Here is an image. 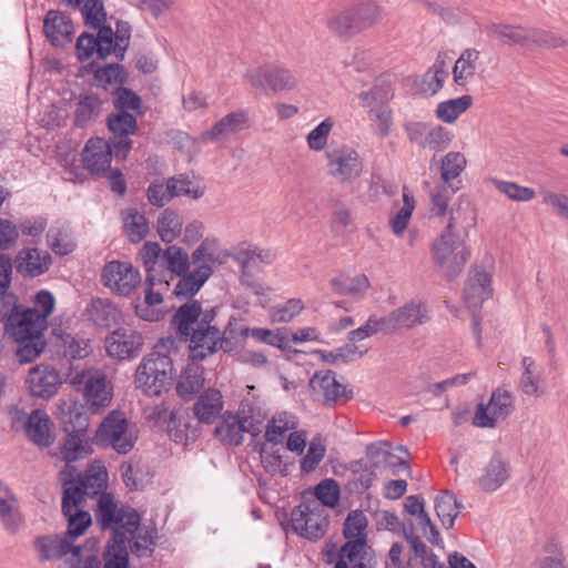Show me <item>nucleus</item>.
Wrapping results in <instances>:
<instances>
[{"label":"nucleus","instance_id":"nucleus-1","mask_svg":"<svg viewBox=\"0 0 568 568\" xmlns=\"http://www.w3.org/2000/svg\"><path fill=\"white\" fill-rule=\"evenodd\" d=\"M132 27L130 22L116 20L115 31L106 24L94 36L82 32L75 42V55L80 62L88 61L95 53L99 60H105L112 53L118 61H123L130 45Z\"/></svg>","mask_w":568,"mask_h":568},{"label":"nucleus","instance_id":"nucleus-2","mask_svg":"<svg viewBox=\"0 0 568 568\" xmlns=\"http://www.w3.org/2000/svg\"><path fill=\"white\" fill-rule=\"evenodd\" d=\"M175 344L176 338L173 336L161 338L154 351L139 364L134 383L145 395L160 396L170 389L174 375L173 361L168 354L161 353L160 348L170 351L176 348Z\"/></svg>","mask_w":568,"mask_h":568},{"label":"nucleus","instance_id":"nucleus-3","mask_svg":"<svg viewBox=\"0 0 568 568\" xmlns=\"http://www.w3.org/2000/svg\"><path fill=\"white\" fill-rule=\"evenodd\" d=\"M456 210L450 209L449 221L432 246L435 263L445 272L448 278H454L464 268L470 256L465 242L455 233Z\"/></svg>","mask_w":568,"mask_h":568},{"label":"nucleus","instance_id":"nucleus-4","mask_svg":"<svg viewBox=\"0 0 568 568\" xmlns=\"http://www.w3.org/2000/svg\"><path fill=\"white\" fill-rule=\"evenodd\" d=\"M48 327L49 322H4V334L16 344L14 355L20 364L31 363L42 354Z\"/></svg>","mask_w":568,"mask_h":568},{"label":"nucleus","instance_id":"nucleus-5","mask_svg":"<svg viewBox=\"0 0 568 568\" xmlns=\"http://www.w3.org/2000/svg\"><path fill=\"white\" fill-rule=\"evenodd\" d=\"M94 515L102 530H112V537H115L116 532H122L123 537H134L141 526V516L138 510L128 505L119 507L112 494H101Z\"/></svg>","mask_w":568,"mask_h":568},{"label":"nucleus","instance_id":"nucleus-6","mask_svg":"<svg viewBox=\"0 0 568 568\" xmlns=\"http://www.w3.org/2000/svg\"><path fill=\"white\" fill-rule=\"evenodd\" d=\"M176 337L180 342H190L189 357L203 361L219 349L221 331L211 326V322H178Z\"/></svg>","mask_w":568,"mask_h":568},{"label":"nucleus","instance_id":"nucleus-7","mask_svg":"<svg viewBox=\"0 0 568 568\" xmlns=\"http://www.w3.org/2000/svg\"><path fill=\"white\" fill-rule=\"evenodd\" d=\"M136 438L128 432V419L119 410L110 412L95 432V442L102 447H111L118 454L125 455L132 450Z\"/></svg>","mask_w":568,"mask_h":568},{"label":"nucleus","instance_id":"nucleus-8","mask_svg":"<svg viewBox=\"0 0 568 568\" xmlns=\"http://www.w3.org/2000/svg\"><path fill=\"white\" fill-rule=\"evenodd\" d=\"M71 384L78 390L82 389L85 405L92 413H99L112 399V392L108 388L106 376L100 371H82L77 373L72 377Z\"/></svg>","mask_w":568,"mask_h":568},{"label":"nucleus","instance_id":"nucleus-9","mask_svg":"<svg viewBox=\"0 0 568 568\" xmlns=\"http://www.w3.org/2000/svg\"><path fill=\"white\" fill-rule=\"evenodd\" d=\"M292 527L302 537L315 541L322 538L327 529L328 520L321 505L300 504L291 513Z\"/></svg>","mask_w":568,"mask_h":568},{"label":"nucleus","instance_id":"nucleus-10","mask_svg":"<svg viewBox=\"0 0 568 568\" xmlns=\"http://www.w3.org/2000/svg\"><path fill=\"white\" fill-rule=\"evenodd\" d=\"M247 77L255 89L270 90L273 93L293 90L297 84V77L280 64L256 68Z\"/></svg>","mask_w":568,"mask_h":568},{"label":"nucleus","instance_id":"nucleus-11","mask_svg":"<svg viewBox=\"0 0 568 568\" xmlns=\"http://www.w3.org/2000/svg\"><path fill=\"white\" fill-rule=\"evenodd\" d=\"M108 130L112 133L109 142L115 148V158L124 160L133 148L130 135L139 130L138 119L133 113L114 112L106 118Z\"/></svg>","mask_w":568,"mask_h":568},{"label":"nucleus","instance_id":"nucleus-12","mask_svg":"<svg viewBox=\"0 0 568 568\" xmlns=\"http://www.w3.org/2000/svg\"><path fill=\"white\" fill-rule=\"evenodd\" d=\"M104 286L122 296H130L141 283L140 272L129 262L111 261L102 270Z\"/></svg>","mask_w":568,"mask_h":568},{"label":"nucleus","instance_id":"nucleus-13","mask_svg":"<svg viewBox=\"0 0 568 568\" xmlns=\"http://www.w3.org/2000/svg\"><path fill=\"white\" fill-rule=\"evenodd\" d=\"M142 346V334L129 326L114 329L105 338V349L108 355L119 361L136 357L140 354Z\"/></svg>","mask_w":568,"mask_h":568},{"label":"nucleus","instance_id":"nucleus-14","mask_svg":"<svg viewBox=\"0 0 568 568\" xmlns=\"http://www.w3.org/2000/svg\"><path fill=\"white\" fill-rule=\"evenodd\" d=\"M62 384L59 372L49 364H38L30 368L26 385L34 397L49 399L53 397Z\"/></svg>","mask_w":568,"mask_h":568},{"label":"nucleus","instance_id":"nucleus-15","mask_svg":"<svg viewBox=\"0 0 568 568\" xmlns=\"http://www.w3.org/2000/svg\"><path fill=\"white\" fill-rule=\"evenodd\" d=\"M115 148L102 138H91L87 141L81 156L83 166L93 175H104L110 170Z\"/></svg>","mask_w":568,"mask_h":568},{"label":"nucleus","instance_id":"nucleus-16","mask_svg":"<svg viewBox=\"0 0 568 568\" xmlns=\"http://www.w3.org/2000/svg\"><path fill=\"white\" fill-rule=\"evenodd\" d=\"M493 295L491 275L485 270H471L464 287V302L476 320V312Z\"/></svg>","mask_w":568,"mask_h":568},{"label":"nucleus","instance_id":"nucleus-17","mask_svg":"<svg viewBox=\"0 0 568 568\" xmlns=\"http://www.w3.org/2000/svg\"><path fill=\"white\" fill-rule=\"evenodd\" d=\"M328 174L342 183L351 182L361 175L363 165L358 153L349 148H343L327 153Z\"/></svg>","mask_w":568,"mask_h":568},{"label":"nucleus","instance_id":"nucleus-18","mask_svg":"<svg viewBox=\"0 0 568 568\" xmlns=\"http://www.w3.org/2000/svg\"><path fill=\"white\" fill-rule=\"evenodd\" d=\"M14 267L23 278H34L47 273L52 264V256L38 247H24L14 257Z\"/></svg>","mask_w":568,"mask_h":568},{"label":"nucleus","instance_id":"nucleus-19","mask_svg":"<svg viewBox=\"0 0 568 568\" xmlns=\"http://www.w3.org/2000/svg\"><path fill=\"white\" fill-rule=\"evenodd\" d=\"M33 548L40 561L59 560L68 554L79 557L81 554L80 546L72 545L67 537L57 534L38 536Z\"/></svg>","mask_w":568,"mask_h":568},{"label":"nucleus","instance_id":"nucleus-20","mask_svg":"<svg viewBox=\"0 0 568 568\" xmlns=\"http://www.w3.org/2000/svg\"><path fill=\"white\" fill-rule=\"evenodd\" d=\"M43 32L53 47L64 48L72 41L73 24L61 11L49 10L43 19Z\"/></svg>","mask_w":568,"mask_h":568},{"label":"nucleus","instance_id":"nucleus-21","mask_svg":"<svg viewBox=\"0 0 568 568\" xmlns=\"http://www.w3.org/2000/svg\"><path fill=\"white\" fill-rule=\"evenodd\" d=\"M88 406L77 400H63L59 406L58 419L63 432L87 434L89 428Z\"/></svg>","mask_w":568,"mask_h":568},{"label":"nucleus","instance_id":"nucleus-22","mask_svg":"<svg viewBox=\"0 0 568 568\" xmlns=\"http://www.w3.org/2000/svg\"><path fill=\"white\" fill-rule=\"evenodd\" d=\"M510 477V466L500 453H495L481 470L477 484L483 491L499 489Z\"/></svg>","mask_w":568,"mask_h":568},{"label":"nucleus","instance_id":"nucleus-23","mask_svg":"<svg viewBox=\"0 0 568 568\" xmlns=\"http://www.w3.org/2000/svg\"><path fill=\"white\" fill-rule=\"evenodd\" d=\"M52 422L49 415L41 409H33L27 423V437L39 447H49L54 443Z\"/></svg>","mask_w":568,"mask_h":568},{"label":"nucleus","instance_id":"nucleus-24","mask_svg":"<svg viewBox=\"0 0 568 568\" xmlns=\"http://www.w3.org/2000/svg\"><path fill=\"white\" fill-rule=\"evenodd\" d=\"M222 394L219 389L207 388L200 394L193 405V413L199 423L212 424L223 409Z\"/></svg>","mask_w":568,"mask_h":568},{"label":"nucleus","instance_id":"nucleus-25","mask_svg":"<svg viewBox=\"0 0 568 568\" xmlns=\"http://www.w3.org/2000/svg\"><path fill=\"white\" fill-rule=\"evenodd\" d=\"M47 244L58 256L71 254L77 248L70 224L63 220H57L47 232Z\"/></svg>","mask_w":568,"mask_h":568},{"label":"nucleus","instance_id":"nucleus-26","mask_svg":"<svg viewBox=\"0 0 568 568\" xmlns=\"http://www.w3.org/2000/svg\"><path fill=\"white\" fill-rule=\"evenodd\" d=\"M213 274L210 264H201L193 272L181 275V280L174 287L173 294L176 297H193L202 288L205 282Z\"/></svg>","mask_w":568,"mask_h":568},{"label":"nucleus","instance_id":"nucleus-27","mask_svg":"<svg viewBox=\"0 0 568 568\" xmlns=\"http://www.w3.org/2000/svg\"><path fill=\"white\" fill-rule=\"evenodd\" d=\"M133 537H123L122 532H116L115 537L106 542L103 551V568H129L128 542Z\"/></svg>","mask_w":568,"mask_h":568},{"label":"nucleus","instance_id":"nucleus-28","mask_svg":"<svg viewBox=\"0 0 568 568\" xmlns=\"http://www.w3.org/2000/svg\"><path fill=\"white\" fill-rule=\"evenodd\" d=\"M168 432L175 443L184 445L195 442L200 436L199 425L192 424L187 416L184 417L176 412L170 414Z\"/></svg>","mask_w":568,"mask_h":568},{"label":"nucleus","instance_id":"nucleus-29","mask_svg":"<svg viewBox=\"0 0 568 568\" xmlns=\"http://www.w3.org/2000/svg\"><path fill=\"white\" fill-rule=\"evenodd\" d=\"M247 121L244 112H231L219 120L211 129L201 134V140L217 141L232 133L241 131Z\"/></svg>","mask_w":568,"mask_h":568},{"label":"nucleus","instance_id":"nucleus-30","mask_svg":"<svg viewBox=\"0 0 568 568\" xmlns=\"http://www.w3.org/2000/svg\"><path fill=\"white\" fill-rule=\"evenodd\" d=\"M243 423L241 417L226 412L214 429L215 437L230 446H240L243 442Z\"/></svg>","mask_w":568,"mask_h":568},{"label":"nucleus","instance_id":"nucleus-31","mask_svg":"<svg viewBox=\"0 0 568 568\" xmlns=\"http://www.w3.org/2000/svg\"><path fill=\"white\" fill-rule=\"evenodd\" d=\"M486 30L503 44L527 47L528 28L506 23H490Z\"/></svg>","mask_w":568,"mask_h":568},{"label":"nucleus","instance_id":"nucleus-32","mask_svg":"<svg viewBox=\"0 0 568 568\" xmlns=\"http://www.w3.org/2000/svg\"><path fill=\"white\" fill-rule=\"evenodd\" d=\"M120 471L126 488L130 490H143L148 483L149 473L140 458L133 457L123 462L120 466Z\"/></svg>","mask_w":568,"mask_h":568},{"label":"nucleus","instance_id":"nucleus-33","mask_svg":"<svg viewBox=\"0 0 568 568\" xmlns=\"http://www.w3.org/2000/svg\"><path fill=\"white\" fill-rule=\"evenodd\" d=\"M315 382L318 383V386L323 389L324 395L327 400H347L353 397V390L347 389L345 385L339 384L335 374L332 372L325 373H316L311 381V384Z\"/></svg>","mask_w":568,"mask_h":568},{"label":"nucleus","instance_id":"nucleus-34","mask_svg":"<svg viewBox=\"0 0 568 568\" xmlns=\"http://www.w3.org/2000/svg\"><path fill=\"white\" fill-rule=\"evenodd\" d=\"M367 458L371 462L369 468H378L381 465L398 468H407L408 464L389 452L387 443H373L367 446Z\"/></svg>","mask_w":568,"mask_h":568},{"label":"nucleus","instance_id":"nucleus-35","mask_svg":"<svg viewBox=\"0 0 568 568\" xmlns=\"http://www.w3.org/2000/svg\"><path fill=\"white\" fill-rule=\"evenodd\" d=\"M102 101L97 94H85L75 104L73 124L77 128H85L89 122L99 115Z\"/></svg>","mask_w":568,"mask_h":568},{"label":"nucleus","instance_id":"nucleus-36","mask_svg":"<svg viewBox=\"0 0 568 568\" xmlns=\"http://www.w3.org/2000/svg\"><path fill=\"white\" fill-rule=\"evenodd\" d=\"M460 508L462 505L457 501L456 496L452 491L445 490L435 499L437 517L446 529L453 528Z\"/></svg>","mask_w":568,"mask_h":568},{"label":"nucleus","instance_id":"nucleus-37","mask_svg":"<svg viewBox=\"0 0 568 568\" xmlns=\"http://www.w3.org/2000/svg\"><path fill=\"white\" fill-rule=\"evenodd\" d=\"M332 288L346 296H362L369 287L368 278L365 274H357L355 276L341 275L331 280Z\"/></svg>","mask_w":568,"mask_h":568},{"label":"nucleus","instance_id":"nucleus-38","mask_svg":"<svg viewBox=\"0 0 568 568\" xmlns=\"http://www.w3.org/2000/svg\"><path fill=\"white\" fill-rule=\"evenodd\" d=\"M112 95L113 106L116 112L130 113L129 111H132L135 116L144 113L141 97L132 89L124 87V84L115 88Z\"/></svg>","mask_w":568,"mask_h":568},{"label":"nucleus","instance_id":"nucleus-39","mask_svg":"<svg viewBox=\"0 0 568 568\" xmlns=\"http://www.w3.org/2000/svg\"><path fill=\"white\" fill-rule=\"evenodd\" d=\"M122 215L123 225L130 242H141L149 233V222L146 217L133 207L126 209Z\"/></svg>","mask_w":568,"mask_h":568},{"label":"nucleus","instance_id":"nucleus-40","mask_svg":"<svg viewBox=\"0 0 568 568\" xmlns=\"http://www.w3.org/2000/svg\"><path fill=\"white\" fill-rule=\"evenodd\" d=\"M161 264L165 271L181 276L189 272L190 258L182 247L170 245L162 253Z\"/></svg>","mask_w":568,"mask_h":568},{"label":"nucleus","instance_id":"nucleus-41","mask_svg":"<svg viewBox=\"0 0 568 568\" xmlns=\"http://www.w3.org/2000/svg\"><path fill=\"white\" fill-rule=\"evenodd\" d=\"M251 336L261 343L282 351L292 349L290 331L286 327H280L276 329L256 327L251 329Z\"/></svg>","mask_w":568,"mask_h":568},{"label":"nucleus","instance_id":"nucleus-42","mask_svg":"<svg viewBox=\"0 0 568 568\" xmlns=\"http://www.w3.org/2000/svg\"><path fill=\"white\" fill-rule=\"evenodd\" d=\"M183 222L172 209H165L158 219V233L165 243L178 239L182 232Z\"/></svg>","mask_w":568,"mask_h":568},{"label":"nucleus","instance_id":"nucleus-43","mask_svg":"<svg viewBox=\"0 0 568 568\" xmlns=\"http://www.w3.org/2000/svg\"><path fill=\"white\" fill-rule=\"evenodd\" d=\"M479 59V51L476 49H466L457 59L454 69V81L458 85H465L476 71V62Z\"/></svg>","mask_w":568,"mask_h":568},{"label":"nucleus","instance_id":"nucleus-44","mask_svg":"<svg viewBox=\"0 0 568 568\" xmlns=\"http://www.w3.org/2000/svg\"><path fill=\"white\" fill-rule=\"evenodd\" d=\"M471 104L473 98L468 94L449 99L438 103L436 108V115L446 123H453L462 113L467 111Z\"/></svg>","mask_w":568,"mask_h":568},{"label":"nucleus","instance_id":"nucleus-45","mask_svg":"<svg viewBox=\"0 0 568 568\" xmlns=\"http://www.w3.org/2000/svg\"><path fill=\"white\" fill-rule=\"evenodd\" d=\"M65 438L61 444V455L67 462H74L79 458L91 453V447L88 443L84 444V437L87 434H73L71 432H64Z\"/></svg>","mask_w":568,"mask_h":568},{"label":"nucleus","instance_id":"nucleus-46","mask_svg":"<svg viewBox=\"0 0 568 568\" xmlns=\"http://www.w3.org/2000/svg\"><path fill=\"white\" fill-rule=\"evenodd\" d=\"M327 28L337 37L348 39L358 33L355 18L348 9L334 13L326 21Z\"/></svg>","mask_w":568,"mask_h":568},{"label":"nucleus","instance_id":"nucleus-47","mask_svg":"<svg viewBox=\"0 0 568 568\" xmlns=\"http://www.w3.org/2000/svg\"><path fill=\"white\" fill-rule=\"evenodd\" d=\"M79 483L81 484L87 497L98 498L101 494H108L105 491L108 485V471L104 466H100L98 470H87L83 477H79Z\"/></svg>","mask_w":568,"mask_h":568},{"label":"nucleus","instance_id":"nucleus-48","mask_svg":"<svg viewBox=\"0 0 568 568\" xmlns=\"http://www.w3.org/2000/svg\"><path fill=\"white\" fill-rule=\"evenodd\" d=\"M358 32L372 27L381 18V9L374 0H365L349 8Z\"/></svg>","mask_w":568,"mask_h":568},{"label":"nucleus","instance_id":"nucleus-49","mask_svg":"<svg viewBox=\"0 0 568 568\" xmlns=\"http://www.w3.org/2000/svg\"><path fill=\"white\" fill-rule=\"evenodd\" d=\"M203 385L202 374L197 369L187 368L181 375L175 389L182 399L190 400L202 389Z\"/></svg>","mask_w":568,"mask_h":568},{"label":"nucleus","instance_id":"nucleus-50","mask_svg":"<svg viewBox=\"0 0 568 568\" xmlns=\"http://www.w3.org/2000/svg\"><path fill=\"white\" fill-rule=\"evenodd\" d=\"M347 541L338 550V557L342 560L348 559L349 561H355L357 558H362V560L371 561L373 550L367 545V538L363 536L359 538H345Z\"/></svg>","mask_w":568,"mask_h":568},{"label":"nucleus","instance_id":"nucleus-51","mask_svg":"<svg viewBox=\"0 0 568 568\" xmlns=\"http://www.w3.org/2000/svg\"><path fill=\"white\" fill-rule=\"evenodd\" d=\"M326 453V445L323 436L316 434L312 437L307 453L301 460V470L305 474L314 471L323 460Z\"/></svg>","mask_w":568,"mask_h":568},{"label":"nucleus","instance_id":"nucleus-52","mask_svg":"<svg viewBox=\"0 0 568 568\" xmlns=\"http://www.w3.org/2000/svg\"><path fill=\"white\" fill-rule=\"evenodd\" d=\"M129 80V73L120 63H106L98 70L97 85L106 89L108 85L119 84L122 87Z\"/></svg>","mask_w":568,"mask_h":568},{"label":"nucleus","instance_id":"nucleus-53","mask_svg":"<svg viewBox=\"0 0 568 568\" xmlns=\"http://www.w3.org/2000/svg\"><path fill=\"white\" fill-rule=\"evenodd\" d=\"M168 190L173 197L185 195L192 199H200L205 193L204 187L193 186L192 181L186 174H179L168 179Z\"/></svg>","mask_w":568,"mask_h":568},{"label":"nucleus","instance_id":"nucleus-54","mask_svg":"<svg viewBox=\"0 0 568 568\" xmlns=\"http://www.w3.org/2000/svg\"><path fill=\"white\" fill-rule=\"evenodd\" d=\"M565 45L566 40L557 33L544 29L528 28L526 48L556 49Z\"/></svg>","mask_w":568,"mask_h":568},{"label":"nucleus","instance_id":"nucleus-55","mask_svg":"<svg viewBox=\"0 0 568 568\" xmlns=\"http://www.w3.org/2000/svg\"><path fill=\"white\" fill-rule=\"evenodd\" d=\"M460 189L455 183H443L435 187L430 193L432 212L436 216H444L447 212V206L450 197Z\"/></svg>","mask_w":568,"mask_h":568},{"label":"nucleus","instance_id":"nucleus-56","mask_svg":"<svg viewBox=\"0 0 568 568\" xmlns=\"http://www.w3.org/2000/svg\"><path fill=\"white\" fill-rule=\"evenodd\" d=\"M465 166L466 159L460 152H448L442 160L440 175L443 183L452 184L450 181L459 176Z\"/></svg>","mask_w":568,"mask_h":568},{"label":"nucleus","instance_id":"nucleus-57","mask_svg":"<svg viewBox=\"0 0 568 568\" xmlns=\"http://www.w3.org/2000/svg\"><path fill=\"white\" fill-rule=\"evenodd\" d=\"M367 517L362 510H351L343 524L344 538H367Z\"/></svg>","mask_w":568,"mask_h":568},{"label":"nucleus","instance_id":"nucleus-58","mask_svg":"<svg viewBox=\"0 0 568 568\" xmlns=\"http://www.w3.org/2000/svg\"><path fill=\"white\" fill-rule=\"evenodd\" d=\"M88 320H120L121 311L108 298H93L87 306Z\"/></svg>","mask_w":568,"mask_h":568},{"label":"nucleus","instance_id":"nucleus-59","mask_svg":"<svg viewBox=\"0 0 568 568\" xmlns=\"http://www.w3.org/2000/svg\"><path fill=\"white\" fill-rule=\"evenodd\" d=\"M82 14L84 23L91 29H95L98 32L100 31V28L106 26L104 23L106 20V12L102 0H85L82 8Z\"/></svg>","mask_w":568,"mask_h":568},{"label":"nucleus","instance_id":"nucleus-60","mask_svg":"<svg viewBox=\"0 0 568 568\" xmlns=\"http://www.w3.org/2000/svg\"><path fill=\"white\" fill-rule=\"evenodd\" d=\"M295 427L296 422L294 420L293 416H288L286 413L278 415V417H274L267 424L265 430V439L268 443L278 444L284 433L294 429Z\"/></svg>","mask_w":568,"mask_h":568},{"label":"nucleus","instance_id":"nucleus-61","mask_svg":"<svg viewBox=\"0 0 568 568\" xmlns=\"http://www.w3.org/2000/svg\"><path fill=\"white\" fill-rule=\"evenodd\" d=\"M314 494L321 505L334 508L338 504L341 488L335 479L326 478L315 487Z\"/></svg>","mask_w":568,"mask_h":568},{"label":"nucleus","instance_id":"nucleus-62","mask_svg":"<svg viewBox=\"0 0 568 568\" xmlns=\"http://www.w3.org/2000/svg\"><path fill=\"white\" fill-rule=\"evenodd\" d=\"M513 396L508 390L497 388L493 392L488 402L489 410L493 412V415H495L497 419L505 418L513 412Z\"/></svg>","mask_w":568,"mask_h":568},{"label":"nucleus","instance_id":"nucleus-63","mask_svg":"<svg viewBox=\"0 0 568 568\" xmlns=\"http://www.w3.org/2000/svg\"><path fill=\"white\" fill-rule=\"evenodd\" d=\"M64 517L68 519V528L64 536L67 538H78L83 535L92 523L91 515L87 510L75 509L64 515Z\"/></svg>","mask_w":568,"mask_h":568},{"label":"nucleus","instance_id":"nucleus-64","mask_svg":"<svg viewBox=\"0 0 568 568\" xmlns=\"http://www.w3.org/2000/svg\"><path fill=\"white\" fill-rule=\"evenodd\" d=\"M84 497L87 495L79 480L75 484L70 483V485L64 486L61 505L62 514L68 515V513L75 510Z\"/></svg>","mask_w":568,"mask_h":568}]
</instances>
